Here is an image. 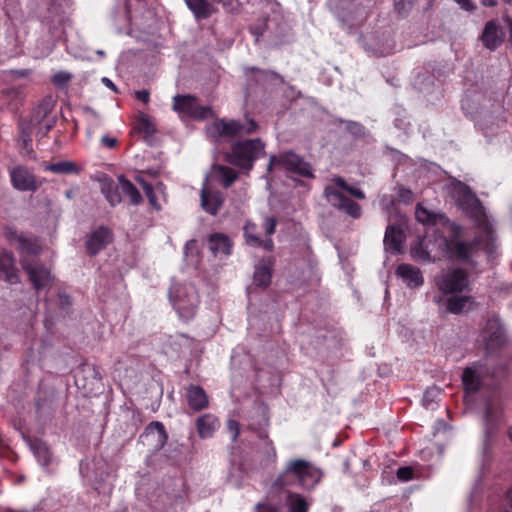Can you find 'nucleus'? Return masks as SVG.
Returning <instances> with one entry per match:
<instances>
[{
    "mask_svg": "<svg viewBox=\"0 0 512 512\" xmlns=\"http://www.w3.org/2000/svg\"><path fill=\"white\" fill-rule=\"evenodd\" d=\"M137 180L142 184L143 190L150 202V204L156 209H160V206L157 203V198L154 192V188L151 184L145 182L141 178H137Z\"/></svg>",
    "mask_w": 512,
    "mask_h": 512,
    "instance_id": "nucleus-44",
    "label": "nucleus"
},
{
    "mask_svg": "<svg viewBox=\"0 0 512 512\" xmlns=\"http://www.w3.org/2000/svg\"><path fill=\"white\" fill-rule=\"evenodd\" d=\"M169 297L175 311L182 320L188 321L195 316L200 299L193 284H173L169 291Z\"/></svg>",
    "mask_w": 512,
    "mask_h": 512,
    "instance_id": "nucleus-7",
    "label": "nucleus"
},
{
    "mask_svg": "<svg viewBox=\"0 0 512 512\" xmlns=\"http://www.w3.org/2000/svg\"><path fill=\"white\" fill-rule=\"evenodd\" d=\"M451 235L449 237H440L438 247L445 257L451 261L472 264V259L478 249H483L488 256H492L496 249L494 233L492 240L487 238L483 230L481 235L476 237L473 242L462 239V228L455 223H449Z\"/></svg>",
    "mask_w": 512,
    "mask_h": 512,
    "instance_id": "nucleus-1",
    "label": "nucleus"
},
{
    "mask_svg": "<svg viewBox=\"0 0 512 512\" xmlns=\"http://www.w3.org/2000/svg\"><path fill=\"white\" fill-rule=\"evenodd\" d=\"M258 128V124L253 119H246L245 122L236 120H217L206 128L209 138L217 140L220 137H233L245 134H252Z\"/></svg>",
    "mask_w": 512,
    "mask_h": 512,
    "instance_id": "nucleus-10",
    "label": "nucleus"
},
{
    "mask_svg": "<svg viewBox=\"0 0 512 512\" xmlns=\"http://www.w3.org/2000/svg\"><path fill=\"white\" fill-rule=\"evenodd\" d=\"M482 337L486 352L489 354L506 343L505 328L497 316H492L487 319Z\"/></svg>",
    "mask_w": 512,
    "mask_h": 512,
    "instance_id": "nucleus-15",
    "label": "nucleus"
},
{
    "mask_svg": "<svg viewBox=\"0 0 512 512\" xmlns=\"http://www.w3.org/2000/svg\"><path fill=\"white\" fill-rule=\"evenodd\" d=\"M213 171L217 180L225 187L228 188L237 179V172L224 165H214Z\"/></svg>",
    "mask_w": 512,
    "mask_h": 512,
    "instance_id": "nucleus-33",
    "label": "nucleus"
},
{
    "mask_svg": "<svg viewBox=\"0 0 512 512\" xmlns=\"http://www.w3.org/2000/svg\"><path fill=\"white\" fill-rule=\"evenodd\" d=\"M173 109L181 117L193 119H206L212 115V110L208 106H203L198 99L191 95H176L173 98Z\"/></svg>",
    "mask_w": 512,
    "mask_h": 512,
    "instance_id": "nucleus-14",
    "label": "nucleus"
},
{
    "mask_svg": "<svg viewBox=\"0 0 512 512\" xmlns=\"http://www.w3.org/2000/svg\"><path fill=\"white\" fill-rule=\"evenodd\" d=\"M188 8L197 19H206L214 12V8L207 0H184Z\"/></svg>",
    "mask_w": 512,
    "mask_h": 512,
    "instance_id": "nucleus-31",
    "label": "nucleus"
},
{
    "mask_svg": "<svg viewBox=\"0 0 512 512\" xmlns=\"http://www.w3.org/2000/svg\"><path fill=\"white\" fill-rule=\"evenodd\" d=\"M208 247L212 254L218 256H228L231 253V241L222 233H214L208 239Z\"/></svg>",
    "mask_w": 512,
    "mask_h": 512,
    "instance_id": "nucleus-26",
    "label": "nucleus"
},
{
    "mask_svg": "<svg viewBox=\"0 0 512 512\" xmlns=\"http://www.w3.org/2000/svg\"><path fill=\"white\" fill-rule=\"evenodd\" d=\"M505 423L502 405L497 399H489L485 406L483 419V440L480 447V470H489L493 460V449L498 440L501 426Z\"/></svg>",
    "mask_w": 512,
    "mask_h": 512,
    "instance_id": "nucleus-2",
    "label": "nucleus"
},
{
    "mask_svg": "<svg viewBox=\"0 0 512 512\" xmlns=\"http://www.w3.org/2000/svg\"><path fill=\"white\" fill-rule=\"evenodd\" d=\"M409 125V122L405 121L404 119H395V126L404 132H407Z\"/></svg>",
    "mask_w": 512,
    "mask_h": 512,
    "instance_id": "nucleus-60",
    "label": "nucleus"
},
{
    "mask_svg": "<svg viewBox=\"0 0 512 512\" xmlns=\"http://www.w3.org/2000/svg\"><path fill=\"white\" fill-rule=\"evenodd\" d=\"M4 235L9 241L16 240L18 242V237H20V235H18L16 230L12 227H6L4 229Z\"/></svg>",
    "mask_w": 512,
    "mask_h": 512,
    "instance_id": "nucleus-57",
    "label": "nucleus"
},
{
    "mask_svg": "<svg viewBox=\"0 0 512 512\" xmlns=\"http://www.w3.org/2000/svg\"><path fill=\"white\" fill-rule=\"evenodd\" d=\"M30 448L42 467H47L55 460L49 446L42 440L36 439L30 443Z\"/></svg>",
    "mask_w": 512,
    "mask_h": 512,
    "instance_id": "nucleus-29",
    "label": "nucleus"
},
{
    "mask_svg": "<svg viewBox=\"0 0 512 512\" xmlns=\"http://www.w3.org/2000/svg\"><path fill=\"white\" fill-rule=\"evenodd\" d=\"M434 285L445 295L468 291L470 280L467 272L458 267L442 269L434 276Z\"/></svg>",
    "mask_w": 512,
    "mask_h": 512,
    "instance_id": "nucleus-9",
    "label": "nucleus"
},
{
    "mask_svg": "<svg viewBox=\"0 0 512 512\" xmlns=\"http://www.w3.org/2000/svg\"><path fill=\"white\" fill-rule=\"evenodd\" d=\"M0 279L9 284H16L19 281L14 257L6 251L0 252Z\"/></svg>",
    "mask_w": 512,
    "mask_h": 512,
    "instance_id": "nucleus-22",
    "label": "nucleus"
},
{
    "mask_svg": "<svg viewBox=\"0 0 512 512\" xmlns=\"http://www.w3.org/2000/svg\"><path fill=\"white\" fill-rule=\"evenodd\" d=\"M101 144L109 149H113L117 145V139L114 137H110L108 135H104L101 137Z\"/></svg>",
    "mask_w": 512,
    "mask_h": 512,
    "instance_id": "nucleus-54",
    "label": "nucleus"
},
{
    "mask_svg": "<svg viewBox=\"0 0 512 512\" xmlns=\"http://www.w3.org/2000/svg\"><path fill=\"white\" fill-rule=\"evenodd\" d=\"M286 502L290 512H308L309 503L300 494L289 492Z\"/></svg>",
    "mask_w": 512,
    "mask_h": 512,
    "instance_id": "nucleus-37",
    "label": "nucleus"
},
{
    "mask_svg": "<svg viewBox=\"0 0 512 512\" xmlns=\"http://www.w3.org/2000/svg\"><path fill=\"white\" fill-rule=\"evenodd\" d=\"M370 2L371 0H331V5L340 21L353 26L366 18Z\"/></svg>",
    "mask_w": 512,
    "mask_h": 512,
    "instance_id": "nucleus-12",
    "label": "nucleus"
},
{
    "mask_svg": "<svg viewBox=\"0 0 512 512\" xmlns=\"http://www.w3.org/2000/svg\"><path fill=\"white\" fill-rule=\"evenodd\" d=\"M396 475H397V478L401 482H407V481L413 479V470L411 467H408V466L400 467L397 470Z\"/></svg>",
    "mask_w": 512,
    "mask_h": 512,
    "instance_id": "nucleus-46",
    "label": "nucleus"
},
{
    "mask_svg": "<svg viewBox=\"0 0 512 512\" xmlns=\"http://www.w3.org/2000/svg\"><path fill=\"white\" fill-rule=\"evenodd\" d=\"M118 183L120 184L121 192L130 198L132 204L138 205L142 201V196L139 190L123 175L118 177Z\"/></svg>",
    "mask_w": 512,
    "mask_h": 512,
    "instance_id": "nucleus-35",
    "label": "nucleus"
},
{
    "mask_svg": "<svg viewBox=\"0 0 512 512\" xmlns=\"http://www.w3.org/2000/svg\"><path fill=\"white\" fill-rule=\"evenodd\" d=\"M186 499V492L183 489L178 490V492L174 495V498L170 502V510L177 512L178 510H182L184 507Z\"/></svg>",
    "mask_w": 512,
    "mask_h": 512,
    "instance_id": "nucleus-43",
    "label": "nucleus"
},
{
    "mask_svg": "<svg viewBox=\"0 0 512 512\" xmlns=\"http://www.w3.org/2000/svg\"><path fill=\"white\" fill-rule=\"evenodd\" d=\"M23 269L27 272L35 290L46 287L52 280L50 271L43 265L33 264L24 257L21 260Z\"/></svg>",
    "mask_w": 512,
    "mask_h": 512,
    "instance_id": "nucleus-17",
    "label": "nucleus"
},
{
    "mask_svg": "<svg viewBox=\"0 0 512 512\" xmlns=\"http://www.w3.org/2000/svg\"><path fill=\"white\" fill-rule=\"evenodd\" d=\"M101 192L111 206L121 202L120 184L116 185L112 180L105 179L101 182Z\"/></svg>",
    "mask_w": 512,
    "mask_h": 512,
    "instance_id": "nucleus-32",
    "label": "nucleus"
},
{
    "mask_svg": "<svg viewBox=\"0 0 512 512\" xmlns=\"http://www.w3.org/2000/svg\"><path fill=\"white\" fill-rule=\"evenodd\" d=\"M185 397L189 408L199 412L209 406V399L204 389L198 385H190L186 388Z\"/></svg>",
    "mask_w": 512,
    "mask_h": 512,
    "instance_id": "nucleus-21",
    "label": "nucleus"
},
{
    "mask_svg": "<svg viewBox=\"0 0 512 512\" xmlns=\"http://www.w3.org/2000/svg\"><path fill=\"white\" fill-rule=\"evenodd\" d=\"M263 227L267 236H271L275 232L276 220L272 217L266 218Z\"/></svg>",
    "mask_w": 512,
    "mask_h": 512,
    "instance_id": "nucleus-51",
    "label": "nucleus"
},
{
    "mask_svg": "<svg viewBox=\"0 0 512 512\" xmlns=\"http://www.w3.org/2000/svg\"><path fill=\"white\" fill-rule=\"evenodd\" d=\"M276 169L306 178H312L314 176L310 164L305 162L300 156L292 151H286L279 155L270 156L267 170L270 172Z\"/></svg>",
    "mask_w": 512,
    "mask_h": 512,
    "instance_id": "nucleus-11",
    "label": "nucleus"
},
{
    "mask_svg": "<svg viewBox=\"0 0 512 512\" xmlns=\"http://www.w3.org/2000/svg\"><path fill=\"white\" fill-rule=\"evenodd\" d=\"M380 205L382 206V208L384 210L389 212L392 209V207L394 206V197H393V195L384 194L381 197Z\"/></svg>",
    "mask_w": 512,
    "mask_h": 512,
    "instance_id": "nucleus-50",
    "label": "nucleus"
},
{
    "mask_svg": "<svg viewBox=\"0 0 512 512\" xmlns=\"http://www.w3.org/2000/svg\"><path fill=\"white\" fill-rule=\"evenodd\" d=\"M481 370V366L473 365L463 371L462 381L466 392L478 391L481 385Z\"/></svg>",
    "mask_w": 512,
    "mask_h": 512,
    "instance_id": "nucleus-27",
    "label": "nucleus"
},
{
    "mask_svg": "<svg viewBox=\"0 0 512 512\" xmlns=\"http://www.w3.org/2000/svg\"><path fill=\"white\" fill-rule=\"evenodd\" d=\"M405 235L402 229L396 225H390L386 228L384 236V246L386 251L399 253L404 242Z\"/></svg>",
    "mask_w": 512,
    "mask_h": 512,
    "instance_id": "nucleus-25",
    "label": "nucleus"
},
{
    "mask_svg": "<svg viewBox=\"0 0 512 512\" xmlns=\"http://www.w3.org/2000/svg\"><path fill=\"white\" fill-rule=\"evenodd\" d=\"M51 51H52V46L48 45L46 48H44L39 53H37V56L38 57H45V56L49 55Z\"/></svg>",
    "mask_w": 512,
    "mask_h": 512,
    "instance_id": "nucleus-63",
    "label": "nucleus"
},
{
    "mask_svg": "<svg viewBox=\"0 0 512 512\" xmlns=\"http://www.w3.org/2000/svg\"><path fill=\"white\" fill-rule=\"evenodd\" d=\"M481 4L486 7H493L496 5V0H480Z\"/></svg>",
    "mask_w": 512,
    "mask_h": 512,
    "instance_id": "nucleus-64",
    "label": "nucleus"
},
{
    "mask_svg": "<svg viewBox=\"0 0 512 512\" xmlns=\"http://www.w3.org/2000/svg\"><path fill=\"white\" fill-rule=\"evenodd\" d=\"M246 75L250 81H255L265 88H268L270 84L278 85L284 82L279 74L272 71L260 70L255 67L249 68Z\"/></svg>",
    "mask_w": 512,
    "mask_h": 512,
    "instance_id": "nucleus-23",
    "label": "nucleus"
},
{
    "mask_svg": "<svg viewBox=\"0 0 512 512\" xmlns=\"http://www.w3.org/2000/svg\"><path fill=\"white\" fill-rule=\"evenodd\" d=\"M220 427L219 419L210 413L201 415L196 420V429L200 438L207 439L213 436Z\"/></svg>",
    "mask_w": 512,
    "mask_h": 512,
    "instance_id": "nucleus-24",
    "label": "nucleus"
},
{
    "mask_svg": "<svg viewBox=\"0 0 512 512\" xmlns=\"http://www.w3.org/2000/svg\"><path fill=\"white\" fill-rule=\"evenodd\" d=\"M18 248L23 254L21 260L24 257L30 260L29 256L36 255L40 252L41 244L38 238L21 234L20 237H18Z\"/></svg>",
    "mask_w": 512,
    "mask_h": 512,
    "instance_id": "nucleus-30",
    "label": "nucleus"
},
{
    "mask_svg": "<svg viewBox=\"0 0 512 512\" xmlns=\"http://www.w3.org/2000/svg\"><path fill=\"white\" fill-rule=\"evenodd\" d=\"M322 472L308 461L302 459L290 460L283 472L273 483L275 489L300 487L305 490L313 489L321 480Z\"/></svg>",
    "mask_w": 512,
    "mask_h": 512,
    "instance_id": "nucleus-3",
    "label": "nucleus"
},
{
    "mask_svg": "<svg viewBox=\"0 0 512 512\" xmlns=\"http://www.w3.org/2000/svg\"><path fill=\"white\" fill-rule=\"evenodd\" d=\"M45 170L55 174H78L79 168L72 161H59L56 163L49 164L45 167Z\"/></svg>",
    "mask_w": 512,
    "mask_h": 512,
    "instance_id": "nucleus-38",
    "label": "nucleus"
},
{
    "mask_svg": "<svg viewBox=\"0 0 512 512\" xmlns=\"http://www.w3.org/2000/svg\"><path fill=\"white\" fill-rule=\"evenodd\" d=\"M264 154L265 144L260 139H248L234 143L227 160L240 168L251 170L254 161Z\"/></svg>",
    "mask_w": 512,
    "mask_h": 512,
    "instance_id": "nucleus-8",
    "label": "nucleus"
},
{
    "mask_svg": "<svg viewBox=\"0 0 512 512\" xmlns=\"http://www.w3.org/2000/svg\"><path fill=\"white\" fill-rule=\"evenodd\" d=\"M227 428H228L229 433L231 434L232 440L236 441V439L239 436V424H238V422L235 421V420H232V419L228 420Z\"/></svg>",
    "mask_w": 512,
    "mask_h": 512,
    "instance_id": "nucleus-49",
    "label": "nucleus"
},
{
    "mask_svg": "<svg viewBox=\"0 0 512 512\" xmlns=\"http://www.w3.org/2000/svg\"><path fill=\"white\" fill-rule=\"evenodd\" d=\"M21 131H22V135H23V142L26 144L27 140H30V134H31L30 126H27V127L22 126Z\"/></svg>",
    "mask_w": 512,
    "mask_h": 512,
    "instance_id": "nucleus-61",
    "label": "nucleus"
},
{
    "mask_svg": "<svg viewBox=\"0 0 512 512\" xmlns=\"http://www.w3.org/2000/svg\"><path fill=\"white\" fill-rule=\"evenodd\" d=\"M253 229V225H246L244 228V235L247 244L254 247L263 246L266 250H271L273 248L272 240L267 239L265 241H261L260 238L256 234H254Z\"/></svg>",
    "mask_w": 512,
    "mask_h": 512,
    "instance_id": "nucleus-40",
    "label": "nucleus"
},
{
    "mask_svg": "<svg viewBox=\"0 0 512 512\" xmlns=\"http://www.w3.org/2000/svg\"><path fill=\"white\" fill-rule=\"evenodd\" d=\"M503 21L505 26L499 20H490L485 24L479 40L486 49L495 51L502 45L506 37V28L512 40V18L504 16Z\"/></svg>",
    "mask_w": 512,
    "mask_h": 512,
    "instance_id": "nucleus-13",
    "label": "nucleus"
},
{
    "mask_svg": "<svg viewBox=\"0 0 512 512\" xmlns=\"http://www.w3.org/2000/svg\"><path fill=\"white\" fill-rule=\"evenodd\" d=\"M472 304L470 296H451L446 301L447 310L450 313L459 314Z\"/></svg>",
    "mask_w": 512,
    "mask_h": 512,
    "instance_id": "nucleus-36",
    "label": "nucleus"
},
{
    "mask_svg": "<svg viewBox=\"0 0 512 512\" xmlns=\"http://www.w3.org/2000/svg\"><path fill=\"white\" fill-rule=\"evenodd\" d=\"M135 97L137 100L147 104L150 99V94L147 90H138L135 92Z\"/></svg>",
    "mask_w": 512,
    "mask_h": 512,
    "instance_id": "nucleus-56",
    "label": "nucleus"
},
{
    "mask_svg": "<svg viewBox=\"0 0 512 512\" xmlns=\"http://www.w3.org/2000/svg\"><path fill=\"white\" fill-rule=\"evenodd\" d=\"M9 175L13 188L21 192H35L41 185L35 175L23 165L11 168Z\"/></svg>",
    "mask_w": 512,
    "mask_h": 512,
    "instance_id": "nucleus-16",
    "label": "nucleus"
},
{
    "mask_svg": "<svg viewBox=\"0 0 512 512\" xmlns=\"http://www.w3.org/2000/svg\"><path fill=\"white\" fill-rule=\"evenodd\" d=\"M140 129L145 131L148 134H151L154 132V128L150 121L146 118H142L140 121Z\"/></svg>",
    "mask_w": 512,
    "mask_h": 512,
    "instance_id": "nucleus-58",
    "label": "nucleus"
},
{
    "mask_svg": "<svg viewBox=\"0 0 512 512\" xmlns=\"http://www.w3.org/2000/svg\"><path fill=\"white\" fill-rule=\"evenodd\" d=\"M52 103L50 100L42 101L32 112L30 125L37 126L41 125L46 119H48V115L52 111Z\"/></svg>",
    "mask_w": 512,
    "mask_h": 512,
    "instance_id": "nucleus-34",
    "label": "nucleus"
},
{
    "mask_svg": "<svg viewBox=\"0 0 512 512\" xmlns=\"http://www.w3.org/2000/svg\"><path fill=\"white\" fill-rule=\"evenodd\" d=\"M451 192L461 209L473 218L486 237L492 240V224L472 190L464 183L458 181L452 184Z\"/></svg>",
    "mask_w": 512,
    "mask_h": 512,
    "instance_id": "nucleus-4",
    "label": "nucleus"
},
{
    "mask_svg": "<svg viewBox=\"0 0 512 512\" xmlns=\"http://www.w3.org/2000/svg\"><path fill=\"white\" fill-rule=\"evenodd\" d=\"M395 274L410 289L419 288L424 284L421 270L411 264L403 263L398 265Z\"/></svg>",
    "mask_w": 512,
    "mask_h": 512,
    "instance_id": "nucleus-19",
    "label": "nucleus"
},
{
    "mask_svg": "<svg viewBox=\"0 0 512 512\" xmlns=\"http://www.w3.org/2000/svg\"><path fill=\"white\" fill-rule=\"evenodd\" d=\"M415 216H416L417 221H419L420 223H422L424 225H435L438 223V220L444 219L443 215L435 214V213L427 210L420 204L417 205V208L415 211Z\"/></svg>",
    "mask_w": 512,
    "mask_h": 512,
    "instance_id": "nucleus-39",
    "label": "nucleus"
},
{
    "mask_svg": "<svg viewBox=\"0 0 512 512\" xmlns=\"http://www.w3.org/2000/svg\"><path fill=\"white\" fill-rule=\"evenodd\" d=\"M324 194L332 206L343 210L353 218L360 217V205L348 198L346 194H350L358 199H364L365 194L362 190L349 186L342 178L337 177L325 187Z\"/></svg>",
    "mask_w": 512,
    "mask_h": 512,
    "instance_id": "nucleus-6",
    "label": "nucleus"
},
{
    "mask_svg": "<svg viewBox=\"0 0 512 512\" xmlns=\"http://www.w3.org/2000/svg\"><path fill=\"white\" fill-rule=\"evenodd\" d=\"M451 192L461 209L473 218L486 237L492 240V224L472 190L464 183L458 181L452 184Z\"/></svg>",
    "mask_w": 512,
    "mask_h": 512,
    "instance_id": "nucleus-5",
    "label": "nucleus"
},
{
    "mask_svg": "<svg viewBox=\"0 0 512 512\" xmlns=\"http://www.w3.org/2000/svg\"><path fill=\"white\" fill-rule=\"evenodd\" d=\"M256 512H278V509L272 505L258 504L256 507Z\"/></svg>",
    "mask_w": 512,
    "mask_h": 512,
    "instance_id": "nucleus-59",
    "label": "nucleus"
},
{
    "mask_svg": "<svg viewBox=\"0 0 512 512\" xmlns=\"http://www.w3.org/2000/svg\"><path fill=\"white\" fill-rule=\"evenodd\" d=\"M102 83H103L106 87H108V88L112 89L113 91H115V92L117 91L115 84H114V83H113L109 78H107V77H103V78H102Z\"/></svg>",
    "mask_w": 512,
    "mask_h": 512,
    "instance_id": "nucleus-62",
    "label": "nucleus"
},
{
    "mask_svg": "<svg viewBox=\"0 0 512 512\" xmlns=\"http://www.w3.org/2000/svg\"><path fill=\"white\" fill-rule=\"evenodd\" d=\"M72 79V74L66 71H58L52 77V82L56 87L63 88Z\"/></svg>",
    "mask_w": 512,
    "mask_h": 512,
    "instance_id": "nucleus-45",
    "label": "nucleus"
},
{
    "mask_svg": "<svg viewBox=\"0 0 512 512\" xmlns=\"http://www.w3.org/2000/svg\"><path fill=\"white\" fill-rule=\"evenodd\" d=\"M411 256L412 258L430 263L435 262L436 259L431 256L427 246L424 244L423 241H417L412 247H411Z\"/></svg>",
    "mask_w": 512,
    "mask_h": 512,
    "instance_id": "nucleus-41",
    "label": "nucleus"
},
{
    "mask_svg": "<svg viewBox=\"0 0 512 512\" xmlns=\"http://www.w3.org/2000/svg\"><path fill=\"white\" fill-rule=\"evenodd\" d=\"M454 1L461 7V9H463L465 11L471 12V11L475 10V5L472 0H454Z\"/></svg>",
    "mask_w": 512,
    "mask_h": 512,
    "instance_id": "nucleus-55",
    "label": "nucleus"
},
{
    "mask_svg": "<svg viewBox=\"0 0 512 512\" xmlns=\"http://www.w3.org/2000/svg\"><path fill=\"white\" fill-rule=\"evenodd\" d=\"M85 113L88 121L96 126L100 120L99 114L91 108H86Z\"/></svg>",
    "mask_w": 512,
    "mask_h": 512,
    "instance_id": "nucleus-53",
    "label": "nucleus"
},
{
    "mask_svg": "<svg viewBox=\"0 0 512 512\" xmlns=\"http://www.w3.org/2000/svg\"><path fill=\"white\" fill-rule=\"evenodd\" d=\"M347 129L355 136H360L364 130L363 126L357 122H348Z\"/></svg>",
    "mask_w": 512,
    "mask_h": 512,
    "instance_id": "nucleus-52",
    "label": "nucleus"
},
{
    "mask_svg": "<svg viewBox=\"0 0 512 512\" xmlns=\"http://www.w3.org/2000/svg\"><path fill=\"white\" fill-rule=\"evenodd\" d=\"M272 263L269 260H261L255 266L253 283L260 288H267L271 282Z\"/></svg>",
    "mask_w": 512,
    "mask_h": 512,
    "instance_id": "nucleus-28",
    "label": "nucleus"
},
{
    "mask_svg": "<svg viewBox=\"0 0 512 512\" xmlns=\"http://www.w3.org/2000/svg\"><path fill=\"white\" fill-rule=\"evenodd\" d=\"M398 197L402 202L409 203L412 201L413 195L411 190L404 188L403 186H398Z\"/></svg>",
    "mask_w": 512,
    "mask_h": 512,
    "instance_id": "nucleus-48",
    "label": "nucleus"
},
{
    "mask_svg": "<svg viewBox=\"0 0 512 512\" xmlns=\"http://www.w3.org/2000/svg\"><path fill=\"white\" fill-rule=\"evenodd\" d=\"M200 196L203 210L211 215H216L224 201L222 193L204 185Z\"/></svg>",
    "mask_w": 512,
    "mask_h": 512,
    "instance_id": "nucleus-20",
    "label": "nucleus"
},
{
    "mask_svg": "<svg viewBox=\"0 0 512 512\" xmlns=\"http://www.w3.org/2000/svg\"><path fill=\"white\" fill-rule=\"evenodd\" d=\"M440 395V389L437 387L428 388L423 395L422 404L426 409L434 410L437 399Z\"/></svg>",
    "mask_w": 512,
    "mask_h": 512,
    "instance_id": "nucleus-42",
    "label": "nucleus"
},
{
    "mask_svg": "<svg viewBox=\"0 0 512 512\" xmlns=\"http://www.w3.org/2000/svg\"><path fill=\"white\" fill-rule=\"evenodd\" d=\"M54 124H55V119H53V118L46 119L41 125H37L38 126L37 134H39L41 136H45L52 129Z\"/></svg>",
    "mask_w": 512,
    "mask_h": 512,
    "instance_id": "nucleus-47",
    "label": "nucleus"
},
{
    "mask_svg": "<svg viewBox=\"0 0 512 512\" xmlns=\"http://www.w3.org/2000/svg\"><path fill=\"white\" fill-rule=\"evenodd\" d=\"M112 241L110 229L100 226L90 233L86 240V248L89 255H96Z\"/></svg>",
    "mask_w": 512,
    "mask_h": 512,
    "instance_id": "nucleus-18",
    "label": "nucleus"
}]
</instances>
